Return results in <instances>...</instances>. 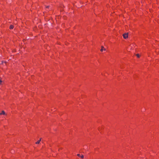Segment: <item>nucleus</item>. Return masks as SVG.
<instances>
[{
	"label": "nucleus",
	"mask_w": 159,
	"mask_h": 159,
	"mask_svg": "<svg viewBox=\"0 0 159 159\" xmlns=\"http://www.w3.org/2000/svg\"><path fill=\"white\" fill-rule=\"evenodd\" d=\"M123 36V38L125 39H126L128 37V34L127 33H125L124 34Z\"/></svg>",
	"instance_id": "nucleus-1"
},
{
	"label": "nucleus",
	"mask_w": 159,
	"mask_h": 159,
	"mask_svg": "<svg viewBox=\"0 0 159 159\" xmlns=\"http://www.w3.org/2000/svg\"><path fill=\"white\" fill-rule=\"evenodd\" d=\"M5 114H6L5 112V111H2V112L0 113V115H5Z\"/></svg>",
	"instance_id": "nucleus-2"
},
{
	"label": "nucleus",
	"mask_w": 159,
	"mask_h": 159,
	"mask_svg": "<svg viewBox=\"0 0 159 159\" xmlns=\"http://www.w3.org/2000/svg\"><path fill=\"white\" fill-rule=\"evenodd\" d=\"M14 28V26L13 25H11L10 26V27H9V28L10 29H13Z\"/></svg>",
	"instance_id": "nucleus-3"
},
{
	"label": "nucleus",
	"mask_w": 159,
	"mask_h": 159,
	"mask_svg": "<svg viewBox=\"0 0 159 159\" xmlns=\"http://www.w3.org/2000/svg\"><path fill=\"white\" fill-rule=\"evenodd\" d=\"M40 140H39L38 141L36 142L35 143L36 144H39L40 143Z\"/></svg>",
	"instance_id": "nucleus-4"
},
{
	"label": "nucleus",
	"mask_w": 159,
	"mask_h": 159,
	"mask_svg": "<svg viewBox=\"0 0 159 159\" xmlns=\"http://www.w3.org/2000/svg\"><path fill=\"white\" fill-rule=\"evenodd\" d=\"M104 50V48L103 47H102L101 49V51L102 52Z\"/></svg>",
	"instance_id": "nucleus-5"
},
{
	"label": "nucleus",
	"mask_w": 159,
	"mask_h": 159,
	"mask_svg": "<svg viewBox=\"0 0 159 159\" xmlns=\"http://www.w3.org/2000/svg\"><path fill=\"white\" fill-rule=\"evenodd\" d=\"M136 56H137V57H140V55L139 54H137L136 55Z\"/></svg>",
	"instance_id": "nucleus-6"
},
{
	"label": "nucleus",
	"mask_w": 159,
	"mask_h": 159,
	"mask_svg": "<svg viewBox=\"0 0 159 159\" xmlns=\"http://www.w3.org/2000/svg\"><path fill=\"white\" fill-rule=\"evenodd\" d=\"M81 158H83L84 157V156L83 155H82L81 156Z\"/></svg>",
	"instance_id": "nucleus-7"
},
{
	"label": "nucleus",
	"mask_w": 159,
	"mask_h": 159,
	"mask_svg": "<svg viewBox=\"0 0 159 159\" xmlns=\"http://www.w3.org/2000/svg\"><path fill=\"white\" fill-rule=\"evenodd\" d=\"M49 7V6H48L46 7L47 8H48Z\"/></svg>",
	"instance_id": "nucleus-8"
},
{
	"label": "nucleus",
	"mask_w": 159,
	"mask_h": 159,
	"mask_svg": "<svg viewBox=\"0 0 159 159\" xmlns=\"http://www.w3.org/2000/svg\"><path fill=\"white\" fill-rule=\"evenodd\" d=\"M2 82V81L1 80H0V83H1V82Z\"/></svg>",
	"instance_id": "nucleus-9"
},
{
	"label": "nucleus",
	"mask_w": 159,
	"mask_h": 159,
	"mask_svg": "<svg viewBox=\"0 0 159 159\" xmlns=\"http://www.w3.org/2000/svg\"><path fill=\"white\" fill-rule=\"evenodd\" d=\"M77 155L78 156H80V154H77Z\"/></svg>",
	"instance_id": "nucleus-10"
},
{
	"label": "nucleus",
	"mask_w": 159,
	"mask_h": 159,
	"mask_svg": "<svg viewBox=\"0 0 159 159\" xmlns=\"http://www.w3.org/2000/svg\"><path fill=\"white\" fill-rule=\"evenodd\" d=\"M41 138H40L39 140H40V141H41Z\"/></svg>",
	"instance_id": "nucleus-11"
},
{
	"label": "nucleus",
	"mask_w": 159,
	"mask_h": 159,
	"mask_svg": "<svg viewBox=\"0 0 159 159\" xmlns=\"http://www.w3.org/2000/svg\"><path fill=\"white\" fill-rule=\"evenodd\" d=\"M41 138H40L39 140H40V141H41Z\"/></svg>",
	"instance_id": "nucleus-12"
}]
</instances>
